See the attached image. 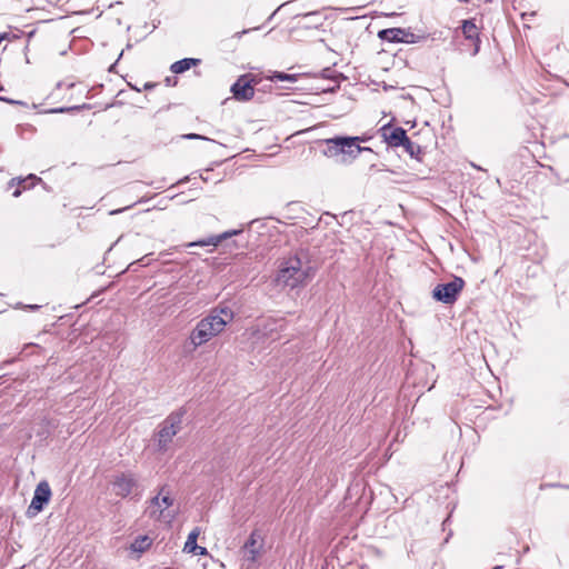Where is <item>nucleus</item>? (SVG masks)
<instances>
[{
	"label": "nucleus",
	"instance_id": "5701e85b",
	"mask_svg": "<svg viewBox=\"0 0 569 569\" xmlns=\"http://www.w3.org/2000/svg\"><path fill=\"white\" fill-rule=\"evenodd\" d=\"M358 139V144L360 146V142H366L368 141V138L367 137H356Z\"/></svg>",
	"mask_w": 569,
	"mask_h": 569
},
{
	"label": "nucleus",
	"instance_id": "f3484780",
	"mask_svg": "<svg viewBox=\"0 0 569 569\" xmlns=\"http://www.w3.org/2000/svg\"><path fill=\"white\" fill-rule=\"evenodd\" d=\"M150 545H151L150 538L147 536H143V537L137 538L132 542L131 549L137 552H143L144 550H147L149 548Z\"/></svg>",
	"mask_w": 569,
	"mask_h": 569
},
{
	"label": "nucleus",
	"instance_id": "4468645a",
	"mask_svg": "<svg viewBox=\"0 0 569 569\" xmlns=\"http://www.w3.org/2000/svg\"><path fill=\"white\" fill-rule=\"evenodd\" d=\"M461 29H462V33L466 37V39L472 40V41L476 40L477 42H479L478 27L476 26L473 20H463ZM478 51H479V43H476L473 54H477Z\"/></svg>",
	"mask_w": 569,
	"mask_h": 569
},
{
	"label": "nucleus",
	"instance_id": "dca6fc26",
	"mask_svg": "<svg viewBox=\"0 0 569 569\" xmlns=\"http://www.w3.org/2000/svg\"><path fill=\"white\" fill-rule=\"evenodd\" d=\"M199 535H200L199 528H194L189 533L187 541L184 543V547H183V551H186L188 553L197 552V550H198L197 539H198Z\"/></svg>",
	"mask_w": 569,
	"mask_h": 569
},
{
	"label": "nucleus",
	"instance_id": "393cba45",
	"mask_svg": "<svg viewBox=\"0 0 569 569\" xmlns=\"http://www.w3.org/2000/svg\"><path fill=\"white\" fill-rule=\"evenodd\" d=\"M20 193H21V192H20V190H16V191L13 192V196H14V197H19V196H20Z\"/></svg>",
	"mask_w": 569,
	"mask_h": 569
},
{
	"label": "nucleus",
	"instance_id": "a211bd4d",
	"mask_svg": "<svg viewBox=\"0 0 569 569\" xmlns=\"http://www.w3.org/2000/svg\"><path fill=\"white\" fill-rule=\"evenodd\" d=\"M271 80H279V81H296V76L295 74H289V73H284V72H274L271 77H270Z\"/></svg>",
	"mask_w": 569,
	"mask_h": 569
},
{
	"label": "nucleus",
	"instance_id": "4be33fe9",
	"mask_svg": "<svg viewBox=\"0 0 569 569\" xmlns=\"http://www.w3.org/2000/svg\"><path fill=\"white\" fill-rule=\"evenodd\" d=\"M194 555H206L207 553V549L204 547H200L198 546V550L197 552H193Z\"/></svg>",
	"mask_w": 569,
	"mask_h": 569
},
{
	"label": "nucleus",
	"instance_id": "b1692460",
	"mask_svg": "<svg viewBox=\"0 0 569 569\" xmlns=\"http://www.w3.org/2000/svg\"><path fill=\"white\" fill-rule=\"evenodd\" d=\"M28 308H29V309L34 310V309H38V308H39V306H37V305H30V306H28Z\"/></svg>",
	"mask_w": 569,
	"mask_h": 569
},
{
	"label": "nucleus",
	"instance_id": "7ed1b4c3",
	"mask_svg": "<svg viewBox=\"0 0 569 569\" xmlns=\"http://www.w3.org/2000/svg\"><path fill=\"white\" fill-rule=\"evenodd\" d=\"M327 146L325 154L328 158H336L342 163H350L362 151H371L368 147H361L358 144L357 138L336 136L325 140Z\"/></svg>",
	"mask_w": 569,
	"mask_h": 569
},
{
	"label": "nucleus",
	"instance_id": "39448f33",
	"mask_svg": "<svg viewBox=\"0 0 569 569\" xmlns=\"http://www.w3.org/2000/svg\"><path fill=\"white\" fill-rule=\"evenodd\" d=\"M112 492L120 498H127L130 495H138L140 491L139 479L131 471L118 472L111 480Z\"/></svg>",
	"mask_w": 569,
	"mask_h": 569
},
{
	"label": "nucleus",
	"instance_id": "2eb2a0df",
	"mask_svg": "<svg viewBox=\"0 0 569 569\" xmlns=\"http://www.w3.org/2000/svg\"><path fill=\"white\" fill-rule=\"evenodd\" d=\"M199 63H200L199 59L184 58V59L173 62L170 67V70L173 73H182V72L189 70L191 67L198 66Z\"/></svg>",
	"mask_w": 569,
	"mask_h": 569
},
{
	"label": "nucleus",
	"instance_id": "ddd939ff",
	"mask_svg": "<svg viewBox=\"0 0 569 569\" xmlns=\"http://www.w3.org/2000/svg\"><path fill=\"white\" fill-rule=\"evenodd\" d=\"M238 231L233 230V231H227V232H223L221 234H218V236H210L206 239H202V240H199V241H194V242H190L188 243L187 246L188 247H196V246H199V247H206V246H218L222 240L229 238V237H232L233 234H237Z\"/></svg>",
	"mask_w": 569,
	"mask_h": 569
},
{
	"label": "nucleus",
	"instance_id": "0eeeda50",
	"mask_svg": "<svg viewBox=\"0 0 569 569\" xmlns=\"http://www.w3.org/2000/svg\"><path fill=\"white\" fill-rule=\"evenodd\" d=\"M465 287V280L460 277H455L447 283H440L432 290L435 300L446 305H452L458 299L459 293Z\"/></svg>",
	"mask_w": 569,
	"mask_h": 569
},
{
	"label": "nucleus",
	"instance_id": "9d476101",
	"mask_svg": "<svg viewBox=\"0 0 569 569\" xmlns=\"http://www.w3.org/2000/svg\"><path fill=\"white\" fill-rule=\"evenodd\" d=\"M263 547V539L260 533L254 530L251 532L250 537L246 541L244 546L241 549L243 561L253 565L258 560L261 555V550Z\"/></svg>",
	"mask_w": 569,
	"mask_h": 569
},
{
	"label": "nucleus",
	"instance_id": "f257e3e1",
	"mask_svg": "<svg viewBox=\"0 0 569 569\" xmlns=\"http://www.w3.org/2000/svg\"><path fill=\"white\" fill-rule=\"evenodd\" d=\"M233 319V311L227 307L214 308L206 318L201 319L189 336L191 350L210 341L213 337L221 333L226 326Z\"/></svg>",
	"mask_w": 569,
	"mask_h": 569
},
{
	"label": "nucleus",
	"instance_id": "6ab92c4d",
	"mask_svg": "<svg viewBox=\"0 0 569 569\" xmlns=\"http://www.w3.org/2000/svg\"><path fill=\"white\" fill-rule=\"evenodd\" d=\"M400 147H403L405 150L410 154V156H413L416 153V151L419 150V146H417L416 143H413L408 137H407V141H403V143H401Z\"/></svg>",
	"mask_w": 569,
	"mask_h": 569
},
{
	"label": "nucleus",
	"instance_id": "412c9836",
	"mask_svg": "<svg viewBox=\"0 0 569 569\" xmlns=\"http://www.w3.org/2000/svg\"><path fill=\"white\" fill-rule=\"evenodd\" d=\"M303 18H320V13L318 11L309 12L306 13Z\"/></svg>",
	"mask_w": 569,
	"mask_h": 569
},
{
	"label": "nucleus",
	"instance_id": "1a4fd4ad",
	"mask_svg": "<svg viewBox=\"0 0 569 569\" xmlns=\"http://www.w3.org/2000/svg\"><path fill=\"white\" fill-rule=\"evenodd\" d=\"M378 37L382 41L388 42H403V43H417L419 42L423 37L418 36L410 30L402 29V28H389L383 29L378 32Z\"/></svg>",
	"mask_w": 569,
	"mask_h": 569
},
{
	"label": "nucleus",
	"instance_id": "aec40b11",
	"mask_svg": "<svg viewBox=\"0 0 569 569\" xmlns=\"http://www.w3.org/2000/svg\"><path fill=\"white\" fill-rule=\"evenodd\" d=\"M186 139H202V140H208V138L203 137V136H200V134H197V133H189V134H186L184 136Z\"/></svg>",
	"mask_w": 569,
	"mask_h": 569
},
{
	"label": "nucleus",
	"instance_id": "f03ea898",
	"mask_svg": "<svg viewBox=\"0 0 569 569\" xmlns=\"http://www.w3.org/2000/svg\"><path fill=\"white\" fill-rule=\"evenodd\" d=\"M316 273V268L303 251L284 259L278 271L277 282L291 289L310 281Z\"/></svg>",
	"mask_w": 569,
	"mask_h": 569
},
{
	"label": "nucleus",
	"instance_id": "f8f14e48",
	"mask_svg": "<svg viewBox=\"0 0 569 569\" xmlns=\"http://www.w3.org/2000/svg\"><path fill=\"white\" fill-rule=\"evenodd\" d=\"M382 137L385 141L390 147H400L403 141H407V133L406 130L397 127V128H390V127H383L381 129Z\"/></svg>",
	"mask_w": 569,
	"mask_h": 569
},
{
	"label": "nucleus",
	"instance_id": "6e6552de",
	"mask_svg": "<svg viewBox=\"0 0 569 569\" xmlns=\"http://www.w3.org/2000/svg\"><path fill=\"white\" fill-rule=\"evenodd\" d=\"M51 495L49 483L44 480L40 481L36 487L31 503L28 507V516L34 517L42 511L43 507L50 501Z\"/></svg>",
	"mask_w": 569,
	"mask_h": 569
},
{
	"label": "nucleus",
	"instance_id": "20e7f679",
	"mask_svg": "<svg viewBox=\"0 0 569 569\" xmlns=\"http://www.w3.org/2000/svg\"><path fill=\"white\" fill-rule=\"evenodd\" d=\"M172 506L173 499L166 488H161L159 493L151 499L147 508V513L150 518L169 525L177 515V510L173 509Z\"/></svg>",
	"mask_w": 569,
	"mask_h": 569
},
{
	"label": "nucleus",
	"instance_id": "423d86ee",
	"mask_svg": "<svg viewBox=\"0 0 569 569\" xmlns=\"http://www.w3.org/2000/svg\"><path fill=\"white\" fill-rule=\"evenodd\" d=\"M182 423V412L171 413L161 425L158 432V449L167 451L173 437L180 431Z\"/></svg>",
	"mask_w": 569,
	"mask_h": 569
},
{
	"label": "nucleus",
	"instance_id": "a878e982",
	"mask_svg": "<svg viewBox=\"0 0 569 569\" xmlns=\"http://www.w3.org/2000/svg\"><path fill=\"white\" fill-rule=\"evenodd\" d=\"M6 34H0V43L4 40Z\"/></svg>",
	"mask_w": 569,
	"mask_h": 569
},
{
	"label": "nucleus",
	"instance_id": "9b49d317",
	"mask_svg": "<svg viewBox=\"0 0 569 569\" xmlns=\"http://www.w3.org/2000/svg\"><path fill=\"white\" fill-rule=\"evenodd\" d=\"M253 79L250 74L241 76L231 87V92L237 100L247 101L254 94L252 84Z\"/></svg>",
	"mask_w": 569,
	"mask_h": 569
}]
</instances>
